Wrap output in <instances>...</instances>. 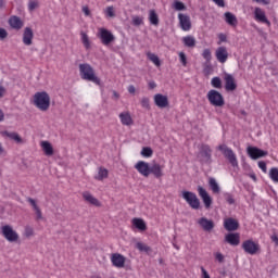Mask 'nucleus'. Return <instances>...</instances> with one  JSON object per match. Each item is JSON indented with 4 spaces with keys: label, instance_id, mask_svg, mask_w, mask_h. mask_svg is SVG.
<instances>
[{
    "label": "nucleus",
    "instance_id": "obj_39",
    "mask_svg": "<svg viewBox=\"0 0 278 278\" xmlns=\"http://www.w3.org/2000/svg\"><path fill=\"white\" fill-rule=\"evenodd\" d=\"M148 59L150 62H153V64H155V66H160V58L151 52L148 53Z\"/></svg>",
    "mask_w": 278,
    "mask_h": 278
},
{
    "label": "nucleus",
    "instance_id": "obj_36",
    "mask_svg": "<svg viewBox=\"0 0 278 278\" xmlns=\"http://www.w3.org/2000/svg\"><path fill=\"white\" fill-rule=\"evenodd\" d=\"M136 249H138V251H141V253H149V251H151V248L142 242H137Z\"/></svg>",
    "mask_w": 278,
    "mask_h": 278
},
{
    "label": "nucleus",
    "instance_id": "obj_28",
    "mask_svg": "<svg viewBox=\"0 0 278 278\" xmlns=\"http://www.w3.org/2000/svg\"><path fill=\"white\" fill-rule=\"evenodd\" d=\"M83 198L87 201V203H90L91 205H96V207H99V205H101V203L99 202V200L97 198H94L90 192L85 191L83 193Z\"/></svg>",
    "mask_w": 278,
    "mask_h": 278
},
{
    "label": "nucleus",
    "instance_id": "obj_14",
    "mask_svg": "<svg viewBox=\"0 0 278 278\" xmlns=\"http://www.w3.org/2000/svg\"><path fill=\"white\" fill-rule=\"evenodd\" d=\"M224 228L226 231H238V229H240V223L238 219L228 217L224 220Z\"/></svg>",
    "mask_w": 278,
    "mask_h": 278
},
{
    "label": "nucleus",
    "instance_id": "obj_20",
    "mask_svg": "<svg viewBox=\"0 0 278 278\" xmlns=\"http://www.w3.org/2000/svg\"><path fill=\"white\" fill-rule=\"evenodd\" d=\"M254 18L258 23H265V25L270 26V21L266 17V13L261 8H255L254 10Z\"/></svg>",
    "mask_w": 278,
    "mask_h": 278
},
{
    "label": "nucleus",
    "instance_id": "obj_59",
    "mask_svg": "<svg viewBox=\"0 0 278 278\" xmlns=\"http://www.w3.org/2000/svg\"><path fill=\"white\" fill-rule=\"evenodd\" d=\"M128 92L130 94H136V87L134 85L128 86Z\"/></svg>",
    "mask_w": 278,
    "mask_h": 278
},
{
    "label": "nucleus",
    "instance_id": "obj_63",
    "mask_svg": "<svg viewBox=\"0 0 278 278\" xmlns=\"http://www.w3.org/2000/svg\"><path fill=\"white\" fill-rule=\"evenodd\" d=\"M250 178L253 179V181H257V176L254 173L250 174Z\"/></svg>",
    "mask_w": 278,
    "mask_h": 278
},
{
    "label": "nucleus",
    "instance_id": "obj_50",
    "mask_svg": "<svg viewBox=\"0 0 278 278\" xmlns=\"http://www.w3.org/2000/svg\"><path fill=\"white\" fill-rule=\"evenodd\" d=\"M215 260H217V262H219V264H223V262H225V255H223V253L217 252L215 254Z\"/></svg>",
    "mask_w": 278,
    "mask_h": 278
},
{
    "label": "nucleus",
    "instance_id": "obj_47",
    "mask_svg": "<svg viewBox=\"0 0 278 278\" xmlns=\"http://www.w3.org/2000/svg\"><path fill=\"white\" fill-rule=\"evenodd\" d=\"M141 106L144 108V110H150L151 109L149 98H142L141 99Z\"/></svg>",
    "mask_w": 278,
    "mask_h": 278
},
{
    "label": "nucleus",
    "instance_id": "obj_38",
    "mask_svg": "<svg viewBox=\"0 0 278 278\" xmlns=\"http://www.w3.org/2000/svg\"><path fill=\"white\" fill-rule=\"evenodd\" d=\"M224 199L228 205H233L236 203V199L233 198V194L229 192L224 193Z\"/></svg>",
    "mask_w": 278,
    "mask_h": 278
},
{
    "label": "nucleus",
    "instance_id": "obj_3",
    "mask_svg": "<svg viewBox=\"0 0 278 278\" xmlns=\"http://www.w3.org/2000/svg\"><path fill=\"white\" fill-rule=\"evenodd\" d=\"M217 149L233 168H238V156H236V152L231 148L227 147V144H220Z\"/></svg>",
    "mask_w": 278,
    "mask_h": 278
},
{
    "label": "nucleus",
    "instance_id": "obj_4",
    "mask_svg": "<svg viewBox=\"0 0 278 278\" xmlns=\"http://www.w3.org/2000/svg\"><path fill=\"white\" fill-rule=\"evenodd\" d=\"M206 97L211 105H214L215 108H223V105H225V98L220 92L214 89L210 90Z\"/></svg>",
    "mask_w": 278,
    "mask_h": 278
},
{
    "label": "nucleus",
    "instance_id": "obj_45",
    "mask_svg": "<svg viewBox=\"0 0 278 278\" xmlns=\"http://www.w3.org/2000/svg\"><path fill=\"white\" fill-rule=\"evenodd\" d=\"M38 5H39L38 0H29V2H28L29 12H34V10H36V8H38Z\"/></svg>",
    "mask_w": 278,
    "mask_h": 278
},
{
    "label": "nucleus",
    "instance_id": "obj_41",
    "mask_svg": "<svg viewBox=\"0 0 278 278\" xmlns=\"http://www.w3.org/2000/svg\"><path fill=\"white\" fill-rule=\"evenodd\" d=\"M81 42L86 49L90 48V39L86 33H81Z\"/></svg>",
    "mask_w": 278,
    "mask_h": 278
},
{
    "label": "nucleus",
    "instance_id": "obj_10",
    "mask_svg": "<svg viewBox=\"0 0 278 278\" xmlns=\"http://www.w3.org/2000/svg\"><path fill=\"white\" fill-rule=\"evenodd\" d=\"M125 262H127V257L121 253H113L111 255V263L115 268H125Z\"/></svg>",
    "mask_w": 278,
    "mask_h": 278
},
{
    "label": "nucleus",
    "instance_id": "obj_42",
    "mask_svg": "<svg viewBox=\"0 0 278 278\" xmlns=\"http://www.w3.org/2000/svg\"><path fill=\"white\" fill-rule=\"evenodd\" d=\"M141 155L143 157H151L153 155V150L149 147L142 148Z\"/></svg>",
    "mask_w": 278,
    "mask_h": 278
},
{
    "label": "nucleus",
    "instance_id": "obj_25",
    "mask_svg": "<svg viewBox=\"0 0 278 278\" xmlns=\"http://www.w3.org/2000/svg\"><path fill=\"white\" fill-rule=\"evenodd\" d=\"M27 202L31 205L33 210L36 214V220H42V211L40 210V206L36 203V200L33 198H27Z\"/></svg>",
    "mask_w": 278,
    "mask_h": 278
},
{
    "label": "nucleus",
    "instance_id": "obj_27",
    "mask_svg": "<svg viewBox=\"0 0 278 278\" xmlns=\"http://www.w3.org/2000/svg\"><path fill=\"white\" fill-rule=\"evenodd\" d=\"M224 16H225L226 23H227L228 25H230V27H237V26H238V17H236V16L233 15V13H231V12H226V13L224 14Z\"/></svg>",
    "mask_w": 278,
    "mask_h": 278
},
{
    "label": "nucleus",
    "instance_id": "obj_23",
    "mask_svg": "<svg viewBox=\"0 0 278 278\" xmlns=\"http://www.w3.org/2000/svg\"><path fill=\"white\" fill-rule=\"evenodd\" d=\"M164 167L157 163H153L150 166V175H154L156 179H160V177H164V173L162 172Z\"/></svg>",
    "mask_w": 278,
    "mask_h": 278
},
{
    "label": "nucleus",
    "instance_id": "obj_46",
    "mask_svg": "<svg viewBox=\"0 0 278 278\" xmlns=\"http://www.w3.org/2000/svg\"><path fill=\"white\" fill-rule=\"evenodd\" d=\"M202 56L204 60H206V62H210L212 60V51L210 49H204Z\"/></svg>",
    "mask_w": 278,
    "mask_h": 278
},
{
    "label": "nucleus",
    "instance_id": "obj_5",
    "mask_svg": "<svg viewBox=\"0 0 278 278\" xmlns=\"http://www.w3.org/2000/svg\"><path fill=\"white\" fill-rule=\"evenodd\" d=\"M241 249L248 255H257V253H260L261 251L260 243L253 241L252 239L243 241V243L241 244Z\"/></svg>",
    "mask_w": 278,
    "mask_h": 278
},
{
    "label": "nucleus",
    "instance_id": "obj_33",
    "mask_svg": "<svg viewBox=\"0 0 278 278\" xmlns=\"http://www.w3.org/2000/svg\"><path fill=\"white\" fill-rule=\"evenodd\" d=\"M41 147L43 149L45 155L51 157L53 155V146L49 141H42Z\"/></svg>",
    "mask_w": 278,
    "mask_h": 278
},
{
    "label": "nucleus",
    "instance_id": "obj_12",
    "mask_svg": "<svg viewBox=\"0 0 278 278\" xmlns=\"http://www.w3.org/2000/svg\"><path fill=\"white\" fill-rule=\"evenodd\" d=\"M225 80V89L227 92H233L238 88V84H236V78L231 74H225L224 75Z\"/></svg>",
    "mask_w": 278,
    "mask_h": 278
},
{
    "label": "nucleus",
    "instance_id": "obj_21",
    "mask_svg": "<svg viewBox=\"0 0 278 278\" xmlns=\"http://www.w3.org/2000/svg\"><path fill=\"white\" fill-rule=\"evenodd\" d=\"M154 103L156 108H161V109L168 108V97L162 93H156L154 96Z\"/></svg>",
    "mask_w": 278,
    "mask_h": 278
},
{
    "label": "nucleus",
    "instance_id": "obj_24",
    "mask_svg": "<svg viewBox=\"0 0 278 278\" xmlns=\"http://www.w3.org/2000/svg\"><path fill=\"white\" fill-rule=\"evenodd\" d=\"M9 25L12 27V29H23V21L21 17L14 15L9 18Z\"/></svg>",
    "mask_w": 278,
    "mask_h": 278
},
{
    "label": "nucleus",
    "instance_id": "obj_16",
    "mask_svg": "<svg viewBox=\"0 0 278 278\" xmlns=\"http://www.w3.org/2000/svg\"><path fill=\"white\" fill-rule=\"evenodd\" d=\"M198 193H199V197H201L206 210L212 207V197H210V193H207L205 188L199 186Z\"/></svg>",
    "mask_w": 278,
    "mask_h": 278
},
{
    "label": "nucleus",
    "instance_id": "obj_49",
    "mask_svg": "<svg viewBox=\"0 0 278 278\" xmlns=\"http://www.w3.org/2000/svg\"><path fill=\"white\" fill-rule=\"evenodd\" d=\"M179 60H180L182 66H187V64H188V59L186 58V53L179 52Z\"/></svg>",
    "mask_w": 278,
    "mask_h": 278
},
{
    "label": "nucleus",
    "instance_id": "obj_8",
    "mask_svg": "<svg viewBox=\"0 0 278 278\" xmlns=\"http://www.w3.org/2000/svg\"><path fill=\"white\" fill-rule=\"evenodd\" d=\"M2 236L3 238H5V240H8V242H17L18 241V232H16L12 226L10 225H5L2 226Z\"/></svg>",
    "mask_w": 278,
    "mask_h": 278
},
{
    "label": "nucleus",
    "instance_id": "obj_55",
    "mask_svg": "<svg viewBox=\"0 0 278 278\" xmlns=\"http://www.w3.org/2000/svg\"><path fill=\"white\" fill-rule=\"evenodd\" d=\"M218 8H225V0H212Z\"/></svg>",
    "mask_w": 278,
    "mask_h": 278
},
{
    "label": "nucleus",
    "instance_id": "obj_19",
    "mask_svg": "<svg viewBox=\"0 0 278 278\" xmlns=\"http://www.w3.org/2000/svg\"><path fill=\"white\" fill-rule=\"evenodd\" d=\"M202 155V162L205 164H212V149L207 144H203L200 151Z\"/></svg>",
    "mask_w": 278,
    "mask_h": 278
},
{
    "label": "nucleus",
    "instance_id": "obj_62",
    "mask_svg": "<svg viewBox=\"0 0 278 278\" xmlns=\"http://www.w3.org/2000/svg\"><path fill=\"white\" fill-rule=\"evenodd\" d=\"M3 121H5V114H4L3 111L0 109V123H3Z\"/></svg>",
    "mask_w": 278,
    "mask_h": 278
},
{
    "label": "nucleus",
    "instance_id": "obj_56",
    "mask_svg": "<svg viewBox=\"0 0 278 278\" xmlns=\"http://www.w3.org/2000/svg\"><path fill=\"white\" fill-rule=\"evenodd\" d=\"M5 92H8L5 87L0 85V99H3V97H5Z\"/></svg>",
    "mask_w": 278,
    "mask_h": 278
},
{
    "label": "nucleus",
    "instance_id": "obj_2",
    "mask_svg": "<svg viewBox=\"0 0 278 278\" xmlns=\"http://www.w3.org/2000/svg\"><path fill=\"white\" fill-rule=\"evenodd\" d=\"M34 105L40 110V112H47L51 105V97L47 91L36 92L34 94Z\"/></svg>",
    "mask_w": 278,
    "mask_h": 278
},
{
    "label": "nucleus",
    "instance_id": "obj_51",
    "mask_svg": "<svg viewBox=\"0 0 278 278\" xmlns=\"http://www.w3.org/2000/svg\"><path fill=\"white\" fill-rule=\"evenodd\" d=\"M5 38H8V30L0 28V40H5Z\"/></svg>",
    "mask_w": 278,
    "mask_h": 278
},
{
    "label": "nucleus",
    "instance_id": "obj_26",
    "mask_svg": "<svg viewBox=\"0 0 278 278\" xmlns=\"http://www.w3.org/2000/svg\"><path fill=\"white\" fill-rule=\"evenodd\" d=\"M182 43L185 47H187L188 49H194L197 47V39L194 38V36H185L182 37Z\"/></svg>",
    "mask_w": 278,
    "mask_h": 278
},
{
    "label": "nucleus",
    "instance_id": "obj_1",
    "mask_svg": "<svg viewBox=\"0 0 278 278\" xmlns=\"http://www.w3.org/2000/svg\"><path fill=\"white\" fill-rule=\"evenodd\" d=\"M79 74L81 79H85V81H92V84L101 86V79L97 77V74H94V68H92V65L88 63H80Z\"/></svg>",
    "mask_w": 278,
    "mask_h": 278
},
{
    "label": "nucleus",
    "instance_id": "obj_53",
    "mask_svg": "<svg viewBox=\"0 0 278 278\" xmlns=\"http://www.w3.org/2000/svg\"><path fill=\"white\" fill-rule=\"evenodd\" d=\"M25 235L29 238V236H34V228L26 226L25 227Z\"/></svg>",
    "mask_w": 278,
    "mask_h": 278
},
{
    "label": "nucleus",
    "instance_id": "obj_30",
    "mask_svg": "<svg viewBox=\"0 0 278 278\" xmlns=\"http://www.w3.org/2000/svg\"><path fill=\"white\" fill-rule=\"evenodd\" d=\"M1 136H3V138H9L10 140H14L15 142L23 141V139H21V136H18L17 132H10L8 130H4L1 132Z\"/></svg>",
    "mask_w": 278,
    "mask_h": 278
},
{
    "label": "nucleus",
    "instance_id": "obj_11",
    "mask_svg": "<svg viewBox=\"0 0 278 278\" xmlns=\"http://www.w3.org/2000/svg\"><path fill=\"white\" fill-rule=\"evenodd\" d=\"M178 20H179V25L182 31H190V29H192V22L190 21V15L179 13Z\"/></svg>",
    "mask_w": 278,
    "mask_h": 278
},
{
    "label": "nucleus",
    "instance_id": "obj_43",
    "mask_svg": "<svg viewBox=\"0 0 278 278\" xmlns=\"http://www.w3.org/2000/svg\"><path fill=\"white\" fill-rule=\"evenodd\" d=\"M104 14L105 16H108L109 18H114V16H116V13L114 12V7H108L104 10Z\"/></svg>",
    "mask_w": 278,
    "mask_h": 278
},
{
    "label": "nucleus",
    "instance_id": "obj_34",
    "mask_svg": "<svg viewBox=\"0 0 278 278\" xmlns=\"http://www.w3.org/2000/svg\"><path fill=\"white\" fill-rule=\"evenodd\" d=\"M208 186L214 194H218L220 192V186H218L216 178H210Z\"/></svg>",
    "mask_w": 278,
    "mask_h": 278
},
{
    "label": "nucleus",
    "instance_id": "obj_61",
    "mask_svg": "<svg viewBox=\"0 0 278 278\" xmlns=\"http://www.w3.org/2000/svg\"><path fill=\"white\" fill-rule=\"evenodd\" d=\"M148 86H149L150 90H153L154 88H157V84H155V81H153V80L150 81Z\"/></svg>",
    "mask_w": 278,
    "mask_h": 278
},
{
    "label": "nucleus",
    "instance_id": "obj_32",
    "mask_svg": "<svg viewBox=\"0 0 278 278\" xmlns=\"http://www.w3.org/2000/svg\"><path fill=\"white\" fill-rule=\"evenodd\" d=\"M149 22L151 25H154L155 27L160 25V16H157V13L153 9L149 11Z\"/></svg>",
    "mask_w": 278,
    "mask_h": 278
},
{
    "label": "nucleus",
    "instance_id": "obj_35",
    "mask_svg": "<svg viewBox=\"0 0 278 278\" xmlns=\"http://www.w3.org/2000/svg\"><path fill=\"white\" fill-rule=\"evenodd\" d=\"M108 175H109L108 169L100 167L98 170V175L96 176V179L98 181H103V179H108Z\"/></svg>",
    "mask_w": 278,
    "mask_h": 278
},
{
    "label": "nucleus",
    "instance_id": "obj_29",
    "mask_svg": "<svg viewBox=\"0 0 278 278\" xmlns=\"http://www.w3.org/2000/svg\"><path fill=\"white\" fill-rule=\"evenodd\" d=\"M119 119L122 125H126L127 127H129V125H134V119L131 118V115L128 112L121 113Z\"/></svg>",
    "mask_w": 278,
    "mask_h": 278
},
{
    "label": "nucleus",
    "instance_id": "obj_31",
    "mask_svg": "<svg viewBox=\"0 0 278 278\" xmlns=\"http://www.w3.org/2000/svg\"><path fill=\"white\" fill-rule=\"evenodd\" d=\"M132 225L136 229H139V231H147V223H144L142 218H134Z\"/></svg>",
    "mask_w": 278,
    "mask_h": 278
},
{
    "label": "nucleus",
    "instance_id": "obj_54",
    "mask_svg": "<svg viewBox=\"0 0 278 278\" xmlns=\"http://www.w3.org/2000/svg\"><path fill=\"white\" fill-rule=\"evenodd\" d=\"M258 168H261V170H263V173H266V170H267L266 162L260 161L258 162Z\"/></svg>",
    "mask_w": 278,
    "mask_h": 278
},
{
    "label": "nucleus",
    "instance_id": "obj_6",
    "mask_svg": "<svg viewBox=\"0 0 278 278\" xmlns=\"http://www.w3.org/2000/svg\"><path fill=\"white\" fill-rule=\"evenodd\" d=\"M182 199L186 200L192 210H199L201 207V201L197 197V193L192 191H182Z\"/></svg>",
    "mask_w": 278,
    "mask_h": 278
},
{
    "label": "nucleus",
    "instance_id": "obj_64",
    "mask_svg": "<svg viewBox=\"0 0 278 278\" xmlns=\"http://www.w3.org/2000/svg\"><path fill=\"white\" fill-rule=\"evenodd\" d=\"M113 97H114V99H119L121 94H118V92H116V91H113Z\"/></svg>",
    "mask_w": 278,
    "mask_h": 278
},
{
    "label": "nucleus",
    "instance_id": "obj_18",
    "mask_svg": "<svg viewBox=\"0 0 278 278\" xmlns=\"http://www.w3.org/2000/svg\"><path fill=\"white\" fill-rule=\"evenodd\" d=\"M150 167L151 166L149 165V163H147L144 161H139L135 165L136 170H138V173L140 175H142L143 177H149V175H150Z\"/></svg>",
    "mask_w": 278,
    "mask_h": 278
},
{
    "label": "nucleus",
    "instance_id": "obj_60",
    "mask_svg": "<svg viewBox=\"0 0 278 278\" xmlns=\"http://www.w3.org/2000/svg\"><path fill=\"white\" fill-rule=\"evenodd\" d=\"M83 12L85 16H90V9L88 7H83Z\"/></svg>",
    "mask_w": 278,
    "mask_h": 278
},
{
    "label": "nucleus",
    "instance_id": "obj_15",
    "mask_svg": "<svg viewBox=\"0 0 278 278\" xmlns=\"http://www.w3.org/2000/svg\"><path fill=\"white\" fill-rule=\"evenodd\" d=\"M215 56L217 62H220V64H225V62L229 60V52L227 51L226 47H218L215 51Z\"/></svg>",
    "mask_w": 278,
    "mask_h": 278
},
{
    "label": "nucleus",
    "instance_id": "obj_13",
    "mask_svg": "<svg viewBox=\"0 0 278 278\" xmlns=\"http://www.w3.org/2000/svg\"><path fill=\"white\" fill-rule=\"evenodd\" d=\"M198 225L201 226L203 231L212 232L214 230V227H216V224H214V220L208 219L207 217H201L198 219Z\"/></svg>",
    "mask_w": 278,
    "mask_h": 278
},
{
    "label": "nucleus",
    "instance_id": "obj_22",
    "mask_svg": "<svg viewBox=\"0 0 278 278\" xmlns=\"http://www.w3.org/2000/svg\"><path fill=\"white\" fill-rule=\"evenodd\" d=\"M225 240L231 247H238L240 244V233L230 232L226 235Z\"/></svg>",
    "mask_w": 278,
    "mask_h": 278
},
{
    "label": "nucleus",
    "instance_id": "obj_9",
    "mask_svg": "<svg viewBox=\"0 0 278 278\" xmlns=\"http://www.w3.org/2000/svg\"><path fill=\"white\" fill-rule=\"evenodd\" d=\"M247 153L251 160H260V157H266V155H268V151H264L253 146L247 148Z\"/></svg>",
    "mask_w": 278,
    "mask_h": 278
},
{
    "label": "nucleus",
    "instance_id": "obj_17",
    "mask_svg": "<svg viewBox=\"0 0 278 278\" xmlns=\"http://www.w3.org/2000/svg\"><path fill=\"white\" fill-rule=\"evenodd\" d=\"M22 41L26 47H31L34 43V30L30 27L24 28Z\"/></svg>",
    "mask_w": 278,
    "mask_h": 278
},
{
    "label": "nucleus",
    "instance_id": "obj_37",
    "mask_svg": "<svg viewBox=\"0 0 278 278\" xmlns=\"http://www.w3.org/2000/svg\"><path fill=\"white\" fill-rule=\"evenodd\" d=\"M269 177H270L271 181H274V184H278V168L277 167H273L269 170Z\"/></svg>",
    "mask_w": 278,
    "mask_h": 278
},
{
    "label": "nucleus",
    "instance_id": "obj_48",
    "mask_svg": "<svg viewBox=\"0 0 278 278\" xmlns=\"http://www.w3.org/2000/svg\"><path fill=\"white\" fill-rule=\"evenodd\" d=\"M141 23H142V17L138 15L132 16V25H135V27L140 26Z\"/></svg>",
    "mask_w": 278,
    "mask_h": 278
},
{
    "label": "nucleus",
    "instance_id": "obj_52",
    "mask_svg": "<svg viewBox=\"0 0 278 278\" xmlns=\"http://www.w3.org/2000/svg\"><path fill=\"white\" fill-rule=\"evenodd\" d=\"M218 45H220L222 42H227V35H225V34H223V33H220L219 35H218Z\"/></svg>",
    "mask_w": 278,
    "mask_h": 278
},
{
    "label": "nucleus",
    "instance_id": "obj_58",
    "mask_svg": "<svg viewBox=\"0 0 278 278\" xmlns=\"http://www.w3.org/2000/svg\"><path fill=\"white\" fill-rule=\"evenodd\" d=\"M270 240L273 242H275L276 247H278V235L277 233H274L271 237H270Z\"/></svg>",
    "mask_w": 278,
    "mask_h": 278
},
{
    "label": "nucleus",
    "instance_id": "obj_40",
    "mask_svg": "<svg viewBox=\"0 0 278 278\" xmlns=\"http://www.w3.org/2000/svg\"><path fill=\"white\" fill-rule=\"evenodd\" d=\"M211 84L213 88H223V80H220V77H213Z\"/></svg>",
    "mask_w": 278,
    "mask_h": 278
},
{
    "label": "nucleus",
    "instance_id": "obj_57",
    "mask_svg": "<svg viewBox=\"0 0 278 278\" xmlns=\"http://www.w3.org/2000/svg\"><path fill=\"white\" fill-rule=\"evenodd\" d=\"M202 278H210V274L205 270V267H201Z\"/></svg>",
    "mask_w": 278,
    "mask_h": 278
},
{
    "label": "nucleus",
    "instance_id": "obj_44",
    "mask_svg": "<svg viewBox=\"0 0 278 278\" xmlns=\"http://www.w3.org/2000/svg\"><path fill=\"white\" fill-rule=\"evenodd\" d=\"M174 8L175 10H177L178 12H181L184 10H186V4H184V2L179 1V0H176L174 2Z\"/></svg>",
    "mask_w": 278,
    "mask_h": 278
},
{
    "label": "nucleus",
    "instance_id": "obj_7",
    "mask_svg": "<svg viewBox=\"0 0 278 278\" xmlns=\"http://www.w3.org/2000/svg\"><path fill=\"white\" fill-rule=\"evenodd\" d=\"M98 38L101 40L104 47H110V45L116 40L114 34L106 28H99Z\"/></svg>",
    "mask_w": 278,
    "mask_h": 278
}]
</instances>
